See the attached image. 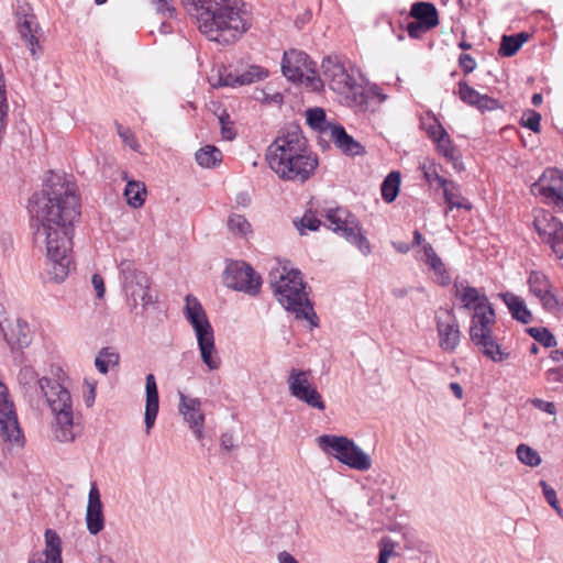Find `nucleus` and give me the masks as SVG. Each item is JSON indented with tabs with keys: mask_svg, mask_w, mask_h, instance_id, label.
<instances>
[{
	"mask_svg": "<svg viewBox=\"0 0 563 563\" xmlns=\"http://www.w3.org/2000/svg\"><path fill=\"white\" fill-rule=\"evenodd\" d=\"M32 217L41 223L46 240L47 275L62 283L73 265L74 222L80 216L77 186L64 173H51L46 189L30 208Z\"/></svg>",
	"mask_w": 563,
	"mask_h": 563,
	"instance_id": "1",
	"label": "nucleus"
},
{
	"mask_svg": "<svg viewBox=\"0 0 563 563\" xmlns=\"http://www.w3.org/2000/svg\"><path fill=\"white\" fill-rule=\"evenodd\" d=\"M18 380L30 397L41 395L54 417L53 433L57 441L73 442L78 431L74 422V404L69 391L70 380L59 367L52 371V377H38L32 366L20 369Z\"/></svg>",
	"mask_w": 563,
	"mask_h": 563,
	"instance_id": "2",
	"label": "nucleus"
},
{
	"mask_svg": "<svg viewBox=\"0 0 563 563\" xmlns=\"http://www.w3.org/2000/svg\"><path fill=\"white\" fill-rule=\"evenodd\" d=\"M210 41L231 43L249 29L242 0H180Z\"/></svg>",
	"mask_w": 563,
	"mask_h": 563,
	"instance_id": "3",
	"label": "nucleus"
},
{
	"mask_svg": "<svg viewBox=\"0 0 563 563\" xmlns=\"http://www.w3.org/2000/svg\"><path fill=\"white\" fill-rule=\"evenodd\" d=\"M266 159L280 178L300 183L309 179L318 166L317 156L308 150L307 140L295 125L268 146Z\"/></svg>",
	"mask_w": 563,
	"mask_h": 563,
	"instance_id": "4",
	"label": "nucleus"
},
{
	"mask_svg": "<svg viewBox=\"0 0 563 563\" xmlns=\"http://www.w3.org/2000/svg\"><path fill=\"white\" fill-rule=\"evenodd\" d=\"M269 283L277 301L295 313L297 319H306L317 325V314L306 292L301 272L287 266H277L269 272Z\"/></svg>",
	"mask_w": 563,
	"mask_h": 563,
	"instance_id": "5",
	"label": "nucleus"
},
{
	"mask_svg": "<svg viewBox=\"0 0 563 563\" xmlns=\"http://www.w3.org/2000/svg\"><path fill=\"white\" fill-rule=\"evenodd\" d=\"M323 81H327L330 88L350 100L353 106L364 108L367 103L368 95L377 97L379 102L386 100V96L378 88L364 91L354 77V69L347 67L336 56H329L323 59L322 65Z\"/></svg>",
	"mask_w": 563,
	"mask_h": 563,
	"instance_id": "6",
	"label": "nucleus"
},
{
	"mask_svg": "<svg viewBox=\"0 0 563 563\" xmlns=\"http://www.w3.org/2000/svg\"><path fill=\"white\" fill-rule=\"evenodd\" d=\"M185 317L195 330L201 360L210 371L221 365L218 355L212 327L201 303L192 296L186 297Z\"/></svg>",
	"mask_w": 563,
	"mask_h": 563,
	"instance_id": "7",
	"label": "nucleus"
},
{
	"mask_svg": "<svg viewBox=\"0 0 563 563\" xmlns=\"http://www.w3.org/2000/svg\"><path fill=\"white\" fill-rule=\"evenodd\" d=\"M317 442L324 453L331 454L352 470L364 472L372 467L371 456L346 437L323 434Z\"/></svg>",
	"mask_w": 563,
	"mask_h": 563,
	"instance_id": "8",
	"label": "nucleus"
},
{
	"mask_svg": "<svg viewBox=\"0 0 563 563\" xmlns=\"http://www.w3.org/2000/svg\"><path fill=\"white\" fill-rule=\"evenodd\" d=\"M325 219L330 230L356 246L364 256L371 254L369 241L362 233V228L355 216L349 210L344 208L328 209L325 211Z\"/></svg>",
	"mask_w": 563,
	"mask_h": 563,
	"instance_id": "9",
	"label": "nucleus"
},
{
	"mask_svg": "<svg viewBox=\"0 0 563 563\" xmlns=\"http://www.w3.org/2000/svg\"><path fill=\"white\" fill-rule=\"evenodd\" d=\"M282 71L289 80L300 82L313 91L323 88V80L317 75L316 63L305 52L297 49L285 52Z\"/></svg>",
	"mask_w": 563,
	"mask_h": 563,
	"instance_id": "10",
	"label": "nucleus"
},
{
	"mask_svg": "<svg viewBox=\"0 0 563 563\" xmlns=\"http://www.w3.org/2000/svg\"><path fill=\"white\" fill-rule=\"evenodd\" d=\"M122 276V287L132 308L139 305L144 309L155 302L150 289V279L147 275L136 269L134 263L130 260H123L119 265Z\"/></svg>",
	"mask_w": 563,
	"mask_h": 563,
	"instance_id": "11",
	"label": "nucleus"
},
{
	"mask_svg": "<svg viewBox=\"0 0 563 563\" xmlns=\"http://www.w3.org/2000/svg\"><path fill=\"white\" fill-rule=\"evenodd\" d=\"M476 322H471L470 338L471 341L479 349L484 356L495 363H500L510 357V352L503 349L496 341L493 334V325L495 324L496 316L489 318L486 322L485 319Z\"/></svg>",
	"mask_w": 563,
	"mask_h": 563,
	"instance_id": "12",
	"label": "nucleus"
},
{
	"mask_svg": "<svg viewBox=\"0 0 563 563\" xmlns=\"http://www.w3.org/2000/svg\"><path fill=\"white\" fill-rule=\"evenodd\" d=\"M289 394L307 406L324 410L325 404L317 386L311 380V372L291 368L287 378Z\"/></svg>",
	"mask_w": 563,
	"mask_h": 563,
	"instance_id": "13",
	"label": "nucleus"
},
{
	"mask_svg": "<svg viewBox=\"0 0 563 563\" xmlns=\"http://www.w3.org/2000/svg\"><path fill=\"white\" fill-rule=\"evenodd\" d=\"M533 225L542 242L547 243L559 258H563V223L551 212L537 210Z\"/></svg>",
	"mask_w": 563,
	"mask_h": 563,
	"instance_id": "14",
	"label": "nucleus"
},
{
	"mask_svg": "<svg viewBox=\"0 0 563 563\" xmlns=\"http://www.w3.org/2000/svg\"><path fill=\"white\" fill-rule=\"evenodd\" d=\"M223 282L227 287L255 295L261 287V277L245 262L230 263L223 274Z\"/></svg>",
	"mask_w": 563,
	"mask_h": 563,
	"instance_id": "15",
	"label": "nucleus"
},
{
	"mask_svg": "<svg viewBox=\"0 0 563 563\" xmlns=\"http://www.w3.org/2000/svg\"><path fill=\"white\" fill-rule=\"evenodd\" d=\"M531 192L540 196L545 203L563 210V173L558 168H548L531 186Z\"/></svg>",
	"mask_w": 563,
	"mask_h": 563,
	"instance_id": "16",
	"label": "nucleus"
},
{
	"mask_svg": "<svg viewBox=\"0 0 563 563\" xmlns=\"http://www.w3.org/2000/svg\"><path fill=\"white\" fill-rule=\"evenodd\" d=\"M454 295L462 302V308L474 310L471 322L479 321L478 318L487 321L495 316L487 296L477 288L464 285L463 283H455Z\"/></svg>",
	"mask_w": 563,
	"mask_h": 563,
	"instance_id": "17",
	"label": "nucleus"
},
{
	"mask_svg": "<svg viewBox=\"0 0 563 563\" xmlns=\"http://www.w3.org/2000/svg\"><path fill=\"white\" fill-rule=\"evenodd\" d=\"M0 330L11 350L23 349L31 343L27 322L19 317L9 316L3 305H0Z\"/></svg>",
	"mask_w": 563,
	"mask_h": 563,
	"instance_id": "18",
	"label": "nucleus"
},
{
	"mask_svg": "<svg viewBox=\"0 0 563 563\" xmlns=\"http://www.w3.org/2000/svg\"><path fill=\"white\" fill-rule=\"evenodd\" d=\"M179 404L178 412L183 417L184 422L194 434L197 441H202L205 434L206 415L202 409V401L192 396H188L183 391L178 393Z\"/></svg>",
	"mask_w": 563,
	"mask_h": 563,
	"instance_id": "19",
	"label": "nucleus"
},
{
	"mask_svg": "<svg viewBox=\"0 0 563 563\" xmlns=\"http://www.w3.org/2000/svg\"><path fill=\"white\" fill-rule=\"evenodd\" d=\"M439 346L444 352H454L461 341V330L453 310L441 309L435 314Z\"/></svg>",
	"mask_w": 563,
	"mask_h": 563,
	"instance_id": "20",
	"label": "nucleus"
},
{
	"mask_svg": "<svg viewBox=\"0 0 563 563\" xmlns=\"http://www.w3.org/2000/svg\"><path fill=\"white\" fill-rule=\"evenodd\" d=\"M0 435L4 441L19 442L21 430L18 424L13 404L8 399V389L0 380Z\"/></svg>",
	"mask_w": 563,
	"mask_h": 563,
	"instance_id": "21",
	"label": "nucleus"
},
{
	"mask_svg": "<svg viewBox=\"0 0 563 563\" xmlns=\"http://www.w3.org/2000/svg\"><path fill=\"white\" fill-rule=\"evenodd\" d=\"M16 29L22 41L31 52L34 58H38L41 46L38 45L40 26L36 18L32 13H27L24 8L16 11Z\"/></svg>",
	"mask_w": 563,
	"mask_h": 563,
	"instance_id": "22",
	"label": "nucleus"
},
{
	"mask_svg": "<svg viewBox=\"0 0 563 563\" xmlns=\"http://www.w3.org/2000/svg\"><path fill=\"white\" fill-rule=\"evenodd\" d=\"M103 506L100 493L93 484L89 490L86 511V525L90 534L96 536L104 528Z\"/></svg>",
	"mask_w": 563,
	"mask_h": 563,
	"instance_id": "23",
	"label": "nucleus"
},
{
	"mask_svg": "<svg viewBox=\"0 0 563 563\" xmlns=\"http://www.w3.org/2000/svg\"><path fill=\"white\" fill-rule=\"evenodd\" d=\"M145 391H146V401H145L144 421H145V431L148 434L155 424V420H156L158 409H159L158 390H157L156 379L153 374H148L146 376Z\"/></svg>",
	"mask_w": 563,
	"mask_h": 563,
	"instance_id": "24",
	"label": "nucleus"
},
{
	"mask_svg": "<svg viewBox=\"0 0 563 563\" xmlns=\"http://www.w3.org/2000/svg\"><path fill=\"white\" fill-rule=\"evenodd\" d=\"M45 544L44 553L34 555L29 563H63L62 541L55 531L51 529L45 531Z\"/></svg>",
	"mask_w": 563,
	"mask_h": 563,
	"instance_id": "25",
	"label": "nucleus"
},
{
	"mask_svg": "<svg viewBox=\"0 0 563 563\" xmlns=\"http://www.w3.org/2000/svg\"><path fill=\"white\" fill-rule=\"evenodd\" d=\"M328 135L335 144V146L346 155L355 156L361 155L364 152V147L351 135H349L344 128L341 125L335 124L334 126L330 128Z\"/></svg>",
	"mask_w": 563,
	"mask_h": 563,
	"instance_id": "26",
	"label": "nucleus"
},
{
	"mask_svg": "<svg viewBox=\"0 0 563 563\" xmlns=\"http://www.w3.org/2000/svg\"><path fill=\"white\" fill-rule=\"evenodd\" d=\"M498 296L503 299L514 319L523 324H528L532 321V313L527 308V305L521 297L509 291L501 292Z\"/></svg>",
	"mask_w": 563,
	"mask_h": 563,
	"instance_id": "27",
	"label": "nucleus"
},
{
	"mask_svg": "<svg viewBox=\"0 0 563 563\" xmlns=\"http://www.w3.org/2000/svg\"><path fill=\"white\" fill-rule=\"evenodd\" d=\"M409 14L415 20L423 23L427 29L432 30L439 24L438 10L431 2H415Z\"/></svg>",
	"mask_w": 563,
	"mask_h": 563,
	"instance_id": "28",
	"label": "nucleus"
},
{
	"mask_svg": "<svg viewBox=\"0 0 563 563\" xmlns=\"http://www.w3.org/2000/svg\"><path fill=\"white\" fill-rule=\"evenodd\" d=\"M422 251L424 255L423 261L437 275V282L443 286L448 285L450 283V276L445 269L444 264L442 263L441 258L437 255L431 244L424 243L422 245Z\"/></svg>",
	"mask_w": 563,
	"mask_h": 563,
	"instance_id": "29",
	"label": "nucleus"
},
{
	"mask_svg": "<svg viewBox=\"0 0 563 563\" xmlns=\"http://www.w3.org/2000/svg\"><path fill=\"white\" fill-rule=\"evenodd\" d=\"M434 143L437 144L438 152L453 165L454 169L459 172L463 169V163L461 161L460 153L453 145L449 134H446V136L440 137Z\"/></svg>",
	"mask_w": 563,
	"mask_h": 563,
	"instance_id": "30",
	"label": "nucleus"
},
{
	"mask_svg": "<svg viewBox=\"0 0 563 563\" xmlns=\"http://www.w3.org/2000/svg\"><path fill=\"white\" fill-rule=\"evenodd\" d=\"M444 200L449 205V209L464 208L471 209V205L462 197L460 186L452 180L442 187Z\"/></svg>",
	"mask_w": 563,
	"mask_h": 563,
	"instance_id": "31",
	"label": "nucleus"
},
{
	"mask_svg": "<svg viewBox=\"0 0 563 563\" xmlns=\"http://www.w3.org/2000/svg\"><path fill=\"white\" fill-rule=\"evenodd\" d=\"M196 161L203 168H212L222 161V153L213 145H207L196 152Z\"/></svg>",
	"mask_w": 563,
	"mask_h": 563,
	"instance_id": "32",
	"label": "nucleus"
},
{
	"mask_svg": "<svg viewBox=\"0 0 563 563\" xmlns=\"http://www.w3.org/2000/svg\"><path fill=\"white\" fill-rule=\"evenodd\" d=\"M145 195L146 188L144 184L135 180L128 181L124 189V196L126 197V201L131 207H142L145 201Z\"/></svg>",
	"mask_w": 563,
	"mask_h": 563,
	"instance_id": "33",
	"label": "nucleus"
},
{
	"mask_svg": "<svg viewBox=\"0 0 563 563\" xmlns=\"http://www.w3.org/2000/svg\"><path fill=\"white\" fill-rule=\"evenodd\" d=\"M399 186L400 174L398 172L388 174L380 186L383 199L388 203L393 202L399 192Z\"/></svg>",
	"mask_w": 563,
	"mask_h": 563,
	"instance_id": "34",
	"label": "nucleus"
},
{
	"mask_svg": "<svg viewBox=\"0 0 563 563\" xmlns=\"http://www.w3.org/2000/svg\"><path fill=\"white\" fill-rule=\"evenodd\" d=\"M307 123L314 130L320 131L323 134H329L330 128L335 124H331L325 120V112L321 108L308 109L306 112Z\"/></svg>",
	"mask_w": 563,
	"mask_h": 563,
	"instance_id": "35",
	"label": "nucleus"
},
{
	"mask_svg": "<svg viewBox=\"0 0 563 563\" xmlns=\"http://www.w3.org/2000/svg\"><path fill=\"white\" fill-rule=\"evenodd\" d=\"M527 284L529 286V291L537 298L551 289V284L548 277L541 272H531L529 274Z\"/></svg>",
	"mask_w": 563,
	"mask_h": 563,
	"instance_id": "36",
	"label": "nucleus"
},
{
	"mask_svg": "<svg viewBox=\"0 0 563 563\" xmlns=\"http://www.w3.org/2000/svg\"><path fill=\"white\" fill-rule=\"evenodd\" d=\"M517 459L525 465L537 467L541 464L542 459L537 450L528 444L521 443L516 449Z\"/></svg>",
	"mask_w": 563,
	"mask_h": 563,
	"instance_id": "37",
	"label": "nucleus"
},
{
	"mask_svg": "<svg viewBox=\"0 0 563 563\" xmlns=\"http://www.w3.org/2000/svg\"><path fill=\"white\" fill-rule=\"evenodd\" d=\"M119 354L111 352L108 347L102 349L95 358V365L101 374H107L110 366L117 365Z\"/></svg>",
	"mask_w": 563,
	"mask_h": 563,
	"instance_id": "38",
	"label": "nucleus"
},
{
	"mask_svg": "<svg viewBox=\"0 0 563 563\" xmlns=\"http://www.w3.org/2000/svg\"><path fill=\"white\" fill-rule=\"evenodd\" d=\"M228 227L232 233L240 236H247L252 233L251 223L242 214H231L228 220Z\"/></svg>",
	"mask_w": 563,
	"mask_h": 563,
	"instance_id": "39",
	"label": "nucleus"
},
{
	"mask_svg": "<svg viewBox=\"0 0 563 563\" xmlns=\"http://www.w3.org/2000/svg\"><path fill=\"white\" fill-rule=\"evenodd\" d=\"M268 70L258 66L251 65L240 74V85H251L268 77Z\"/></svg>",
	"mask_w": 563,
	"mask_h": 563,
	"instance_id": "40",
	"label": "nucleus"
},
{
	"mask_svg": "<svg viewBox=\"0 0 563 563\" xmlns=\"http://www.w3.org/2000/svg\"><path fill=\"white\" fill-rule=\"evenodd\" d=\"M457 87H459L457 95H459L460 99L464 103L475 107L481 97V93L477 90H475L474 88H472L471 86H468V84L464 80H461L459 82Z\"/></svg>",
	"mask_w": 563,
	"mask_h": 563,
	"instance_id": "41",
	"label": "nucleus"
},
{
	"mask_svg": "<svg viewBox=\"0 0 563 563\" xmlns=\"http://www.w3.org/2000/svg\"><path fill=\"white\" fill-rule=\"evenodd\" d=\"M527 332L545 347L556 345L555 336L547 328H529Z\"/></svg>",
	"mask_w": 563,
	"mask_h": 563,
	"instance_id": "42",
	"label": "nucleus"
},
{
	"mask_svg": "<svg viewBox=\"0 0 563 563\" xmlns=\"http://www.w3.org/2000/svg\"><path fill=\"white\" fill-rule=\"evenodd\" d=\"M294 224L300 234H306L307 231H317L321 224V221L312 213H305L300 220H295Z\"/></svg>",
	"mask_w": 563,
	"mask_h": 563,
	"instance_id": "43",
	"label": "nucleus"
},
{
	"mask_svg": "<svg viewBox=\"0 0 563 563\" xmlns=\"http://www.w3.org/2000/svg\"><path fill=\"white\" fill-rule=\"evenodd\" d=\"M520 49V42L514 35H504L501 38L499 54L505 57L514 56Z\"/></svg>",
	"mask_w": 563,
	"mask_h": 563,
	"instance_id": "44",
	"label": "nucleus"
},
{
	"mask_svg": "<svg viewBox=\"0 0 563 563\" xmlns=\"http://www.w3.org/2000/svg\"><path fill=\"white\" fill-rule=\"evenodd\" d=\"M540 486L548 504L556 511L558 515L562 516L563 510L559 505L556 492L550 485H548L545 481H541Z\"/></svg>",
	"mask_w": 563,
	"mask_h": 563,
	"instance_id": "45",
	"label": "nucleus"
},
{
	"mask_svg": "<svg viewBox=\"0 0 563 563\" xmlns=\"http://www.w3.org/2000/svg\"><path fill=\"white\" fill-rule=\"evenodd\" d=\"M428 115L430 118H432L433 122L431 124H429L426 130H427V133L429 135V137L435 142L438 141L440 137H443V136H446L448 132L445 131V129L442 126V124L435 119L434 114L431 113V112H428Z\"/></svg>",
	"mask_w": 563,
	"mask_h": 563,
	"instance_id": "46",
	"label": "nucleus"
},
{
	"mask_svg": "<svg viewBox=\"0 0 563 563\" xmlns=\"http://www.w3.org/2000/svg\"><path fill=\"white\" fill-rule=\"evenodd\" d=\"M541 115L534 110H528L521 118L522 125L530 129L533 132L540 130Z\"/></svg>",
	"mask_w": 563,
	"mask_h": 563,
	"instance_id": "47",
	"label": "nucleus"
},
{
	"mask_svg": "<svg viewBox=\"0 0 563 563\" xmlns=\"http://www.w3.org/2000/svg\"><path fill=\"white\" fill-rule=\"evenodd\" d=\"M118 134L121 137L122 142L132 148L133 151L140 150V144L134 135V133L130 129H124L122 125L118 124Z\"/></svg>",
	"mask_w": 563,
	"mask_h": 563,
	"instance_id": "48",
	"label": "nucleus"
},
{
	"mask_svg": "<svg viewBox=\"0 0 563 563\" xmlns=\"http://www.w3.org/2000/svg\"><path fill=\"white\" fill-rule=\"evenodd\" d=\"M423 169V177L424 179L429 183V184H433V183H437L439 185V187H443L446 183H448V179L443 178L442 176H440L437 172V168H435V165L431 164L429 166H423L422 167Z\"/></svg>",
	"mask_w": 563,
	"mask_h": 563,
	"instance_id": "49",
	"label": "nucleus"
},
{
	"mask_svg": "<svg viewBox=\"0 0 563 563\" xmlns=\"http://www.w3.org/2000/svg\"><path fill=\"white\" fill-rule=\"evenodd\" d=\"M481 112L494 111L500 108V103L497 99H494L487 95H481L476 106Z\"/></svg>",
	"mask_w": 563,
	"mask_h": 563,
	"instance_id": "50",
	"label": "nucleus"
},
{
	"mask_svg": "<svg viewBox=\"0 0 563 563\" xmlns=\"http://www.w3.org/2000/svg\"><path fill=\"white\" fill-rule=\"evenodd\" d=\"M543 306V308L548 311L554 312L558 311L561 307L560 300L555 295L551 292V290L547 291L544 295L538 298Z\"/></svg>",
	"mask_w": 563,
	"mask_h": 563,
	"instance_id": "51",
	"label": "nucleus"
},
{
	"mask_svg": "<svg viewBox=\"0 0 563 563\" xmlns=\"http://www.w3.org/2000/svg\"><path fill=\"white\" fill-rule=\"evenodd\" d=\"M155 9L158 13L165 18H174L176 15V9L173 5L172 0H152Z\"/></svg>",
	"mask_w": 563,
	"mask_h": 563,
	"instance_id": "52",
	"label": "nucleus"
},
{
	"mask_svg": "<svg viewBox=\"0 0 563 563\" xmlns=\"http://www.w3.org/2000/svg\"><path fill=\"white\" fill-rule=\"evenodd\" d=\"M213 87L228 86L238 87L240 85V74L229 73L224 76H219L218 82H212Z\"/></svg>",
	"mask_w": 563,
	"mask_h": 563,
	"instance_id": "53",
	"label": "nucleus"
},
{
	"mask_svg": "<svg viewBox=\"0 0 563 563\" xmlns=\"http://www.w3.org/2000/svg\"><path fill=\"white\" fill-rule=\"evenodd\" d=\"M430 31V29H427V26L423 25V23L419 21L410 22L407 25V32L410 37L412 38H419L423 33Z\"/></svg>",
	"mask_w": 563,
	"mask_h": 563,
	"instance_id": "54",
	"label": "nucleus"
},
{
	"mask_svg": "<svg viewBox=\"0 0 563 563\" xmlns=\"http://www.w3.org/2000/svg\"><path fill=\"white\" fill-rule=\"evenodd\" d=\"M397 542L389 537H383L379 541V553L393 556Z\"/></svg>",
	"mask_w": 563,
	"mask_h": 563,
	"instance_id": "55",
	"label": "nucleus"
},
{
	"mask_svg": "<svg viewBox=\"0 0 563 563\" xmlns=\"http://www.w3.org/2000/svg\"><path fill=\"white\" fill-rule=\"evenodd\" d=\"M531 404L539 410H542L549 415L556 413L555 405L551 401H545L540 398H533V399H531Z\"/></svg>",
	"mask_w": 563,
	"mask_h": 563,
	"instance_id": "56",
	"label": "nucleus"
},
{
	"mask_svg": "<svg viewBox=\"0 0 563 563\" xmlns=\"http://www.w3.org/2000/svg\"><path fill=\"white\" fill-rule=\"evenodd\" d=\"M459 64L464 69L465 74H470L476 68V62L470 54H461Z\"/></svg>",
	"mask_w": 563,
	"mask_h": 563,
	"instance_id": "57",
	"label": "nucleus"
},
{
	"mask_svg": "<svg viewBox=\"0 0 563 563\" xmlns=\"http://www.w3.org/2000/svg\"><path fill=\"white\" fill-rule=\"evenodd\" d=\"M92 286L96 290L97 297L99 299L103 298L106 288H104V280L101 275L95 274L91 278Z\"/></svg>",
	"mask_w": 563,
	"mask_h": 563,
	"instance_id": "58",
	"label": "nucleus"
},
{
	"mask_svg": "<svg viewBox=\"0 0 563 563\" xmlns=\"http://www.w3.org/2000/svg\"><path fill=\"white\" fill-rule=\"evenodd\" d=\"M545 378L550 383L563 382V368H550L545 372Z\"/></svg>",
	"mask_w": 563,
	"mask_h": 563,
	"instance_id": "59",
	"label": "nucleus"
},
{
	"mask_svg": "<svg viewBox=\"0 0 563 563\" xmlns=\"http://www.w3.org/2000/svg\"><path fill=\"white\" fill-rule=\"evenodd\" d=\"M86 386L88 387V394L85 395V402L88 407H90L96 398V382L85 380Z\"/></svg>",
	"mask_w": 563,
	"mask_h": 563,
	"instance_id": "60",
	"label": "nucleus"
},
{
	"mask_svg": "<svg viewBox=\"0 0 563 563\" xmlns=\"http://www.w3.org/2000/svg\"><path fill=\"white\" fill-rule=\"evenodd\" d=\"M234 446V443H233V438L231 434H228V433H224L221 435V448L227 450V451H230L232 450Z\"/></svg>",
	"mask_w": 563,
	"mask_h": 563,
	"instance_id": "61",
	"label": "nucleus"
},
{
	"mask_svg": "<svg viewBox=\"0 0 563 563\" xmlns=\"http://www.w3.org/2000/svg\"><path fill=\"white\" fill-rule=\"evenodd\" d=\"M278 563H299L294 555L287 551H283L277 555Z\"/></svg>",
	"mask_w": 563,
	"mask_h": 563,
	"instance_id": "62",
	"label": "nucleus"
},
{
	"mask_svg": "<svg viewBox=\"0 0 563 563\" xmlns=\"http://www.w3.org/2000/svg\"><path fill=\"white\" fill-rule=\"evenodd\" d=\"M221 134L223 136V139L228 140V141H231L235 137V132L234 130L229 126V125H223L222 129H221Z\"/></svg>",
	"mask_w": 563,
	"mask_h": 563,
	"instance_id": "63",
	"label": "nucleus"
},
{
	"mask_svg": "<svg viewBox=\"0 0 563 563\" xmlns=\"http://www.w3.org/2000/svg\"><path fill=\"white\" fill-rule=\"evenodd\" d=\"M450 389L452 390V393L455 395V397L457 399H462L463 398V388H462V386L459 383L452 382L450 384Z\"/></svg>",
	"mask_w": 563,
	"mask_h": 563,
	"instance_id": "64",
	"label": "nucleus"
}]
</instances>
